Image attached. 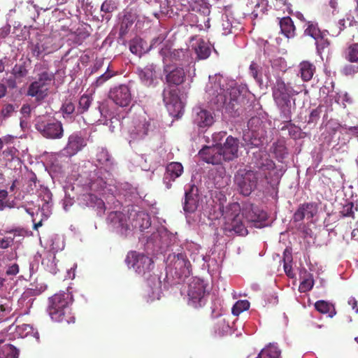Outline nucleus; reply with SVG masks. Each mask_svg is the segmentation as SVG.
Segmentation results:
<instances>
[{
    "label": "nucleus",
    "mask_w": 358,
    "mask_h": 358,
    "mask_svg": "<svg viewBox=\"0 0 358 358\" xmlns=\"http://www.w3.org/2000/svg\"><path fill=\"white\" fill-rule=\"evenodd\" d=\"M32 330V327L29 324H23L22 325L17 326V331L20 334H22V331H26L25 335L27 336L31 331Z\"/></svg>",
    "instance_id": "57"
},
{
    "label": "nucleus",
    "mask_w": 358,
    "mask_h": 358,
    "mask_svg": "<svg viewBox=\"0 0 358 358\" xmlns=\"http://www.w3.org/2000/svg\"><path fill=\"white\" fill-rule=\"evenodd\" d=\"M216 332L218 333L220 336H223L225 334H227L230 331V326L226 322L225 319L221 318L218 320L217 323V327H215Z\"/></svg>",
    "instance_id": "49"
},
{
    "label": "nucleus",
    "mask_w": 358,
    "mask_h": 358,
    "mask_svg": "<svg viewBox=\"0 0 358 358\" xmlns=\"http://www.w3.org/2000/svg\"><path fill=\"white\" fill-rule=\"evenodd\" d=\"M341 73L345 76H354L358 73V64L351 63L345 64L342 67Z\"/></svg>",
    "instance_id": "45"
},
{
    "label": "nucleus",
    "mask_w": 358,
    "mask_h": 358,
    "mask_svg": "<svg viewBox=\"0 0 358 358\" xmlns=\"http://www.w3.org/2000/svg\"><path fill=\"white\" fill-rule=\"evenodd\" d=\"M315 71V66L308 61H303L299 65V73L304 82L310 81L313 78Z\"/></svg>",
    "instance_id": "28"
},
{
    "label": "nucleus",
    "mask_w": 358,
    "mask_h": 358,
    "mask_svg": "<svg viewBox=\"0 0 358 358\" xmlns=\"http://www.w3.org/2000/svg\"><path fill=\"white\" fill-rule=\"evenodd\" d=\"M163 101L169 110L173 113H180L182 109V102L179 96V90L176 87L166 85L163 92Z\"/></svg>",
    "instance_id": "14"
},
{
    "label": "nucleus",
    "mask_w": 358,
    "mask_h": 358,
    "mask_svg": "<svg viewBox=\"0 0 358 358\" xmlns=\"http://www.w3.org/2000/svg\"><path fill=\"white\" fill-rule=\"evenodd\" d=\"M257 165L259 173L251 170H239L234 176V183L238 191L245 196H249L255 189L262 173L269 184L278 181L282 175L281 170L276 169L275 163L266 154L260 157Z\"/></svg>",
    "instance_id": "1"
},
{
    "label": "nucleus",
    "mask_w": 358,
    "mask_h": 358,
    "mask_svg": "<svg viewBox=\"0 0 358 358\" xmlns=\"http://www.w3.org/2000/svg\"><path fill=\"white\" fill-rule=\"evenodd\" d=\"M73 298L71 292H62L49 298L48 311L51 319L57 322L71 324L75 322L71 304Z\"/></svg>",
    "instance_id": "3"
},
{
    "label": "nucleus",
    "mask_w": 358,
    "mask_h": 358,
    "mask_svg": "<svg viewBox=\"0 0 358 358\" xmlns=\"http://www.w3.org/2000/svg\"><path fill=\"white\" fill-rule=\"evenodd\" d=\"M97 159L101 164L106 166H111L113 164V158L111 155L109 154L108 150L104 149H102L97 154Z\"/></svg>",
    "instance_id": "46"
},
{
    "label": "nucleus",
    "mask_w": 358,
    "mask_h": 358,
    "mask_svg": "<svg viewBox=\"0 0 358 358\" xmlns=\"http://www.w3.org/2000/svg\"><path fill=\"white\" fill-rule=\"evenodd\" d=\"M271 152L278 160H282L287 154V148L282 141L273 143L271 147Z\"/></svg>",
    "instance_id": "39"
},
{
    "label": "nucleus",
    "mask_w": 358,
    "mask_h": 358,
    "mask_svg": "<svg viewBox=\"0 0 358 358\" xmlns=\"http://www.w3.org/2000/svg\"><path fill=\"white\" fill-rule=\"evenodd\" d=\"M93 99L88 94H83L80 96L77 108L78 114H83L87 112L92 105Z\"/></svg>",
    "instance_id": "40"
},
{
    "label": "nucleus",
    "mask_w": 358,
    "mask_h": 358,
    "mask_svg": "<svg viewBox=\"0 0 358 358\" xmlns=\"http://www.w3.org/2000/svg\"><path fill=\"white\" fill-rule=\"evenodd\" d=\"M108 218L117 227H121L125 231L129 229L128 224L125 223V217L122 213L118 211L111 212L109 214Z\"/></svg>",
    "instance_id": "35"
},
{
    "label": "nucleus",
    "mask_w": 358,
    "mask_h": 358,
    "mask_svg": "<svg viewBox=\"0 0 358 358\" xmlns=\"http://www.w3.org/2000/svg\"><path fill=\"white\" fill-rule=\"evenodd\" d=\"M8 192L6 189H0V211L3 210L6 207H10L8 201H6Z\"/></svg>",
    "instance_id": "54"
},
{
    "label": "nucleus",
    "mask_w": 358,
    "mask_h": 358,
    "mask_svg": "<svg viewBox=\"0 0 358 358\" xmlns=\"http://www.w3.org/2000/svg\"><path fill=\"white\" fill-rule=\"evenodd\" d=\"M55 80V74L44 71L38 75V79L32 82L27 90V96L35 97L36 100L44 99L48 94L51 83Z\"/></svg>",
    "instance_id": "6"
},
{
    "label": "nucleus",
    "mask_w": 358,
    "mask_h": 358,
    "mask_svg": "<svg viewBox=\"0 0 358 358\" xmlns=\"http://www.w3.org/2000/svg\"><path fill=\"white\" fill-rule=\"evenodd\" d=\"M239 203L234 202L222 209V215L225 220L224 230L234 231L241 236L246 235L248 230L243 222Z\"/></svg>",
    "instance_id": "5"
},
{
    "label": "nucleus",
    "mask_w": 358,
    "mask_h": 358,
    "mask_svg": "<svg viewBox=\"0 0 358 358\" xmlns=\"http://www.w3.org/2000/svg\"><path fill=\"white\" fill-rule=\"evenodd\" d=\"M166 264L171 270L175 271L178 278H187L191 275V264L185 253L169 254Z\"/></svg>",
    "instance_id": "7"
},
{
    "label": "nucleus",
    "mask_w": 358,
    "mask_h": 358,
    "mask_svg": "<svg viewBox=\"0 0 358 358\" xmlns=\"http://www.w3.org/2000/svg\"><path fill=\"white\" fill-rule=\"evenodd\" d=\"M125 261L129 267L133 268L138 274L141 275L149 273L154 268L152 258L136 252H129Z\"/></svg>",
    "instance_id": "9"
},
{
    "label": "nucleus",
    "mask_w": 358,
    "mask_h": 358,
    "mask_svg": "<svg viewBox=\"0 0 358 358\" xmlns=\"http://www.w3.org/2000/svg\"><path fill=\"white\" fill-rule=\"evenodd\" d=\"M11 309L10 308L6 305V304H1L0 305V320H1L4 317L7 316Z\"/></svg>",
    "instance_id": "56"
},
{
    "label": "nucleus",
    "mask_w": 358,
    "mask_h": 358,
    "mask_svg": "<svg viewBox=\"0 0 358 358\" xmlns=\"http://www.w3.org/2000/svg\"><path fill=\"white\" fill-rule=\"evenodd\" d=\"M156 65L149 64L144 68H138L137 73L141 83L146 86H151L157 80Z\"/></svg>",
    "instance_id": "24"
},
{
    "label": "nucleus",
    "mask_w": 358,
    "mask_h": 358,
    "mask_svg": "<svg viewBox=\"0 0 358 358\" xmlns=\"http://www.w3.org/2000/svg\"><path fill=\"white\" fill-rule=\"evenodd\" d=\"M317 213V205L315 202L301 203L293 215V222H299L303 219H312Z\"/></svg>",
    "instance_id": "19"
},
{
    "label": "nucleus",
    "mask_w": 358,
    "mask_h": 358,
    "mask_svg": "<svg viewBox=\"0 0 358 358\" xmlns=\"http://www.w3.org/2000/svg\"><path fill=\"white\" fill-rule=\"evenodd\" d=\"M281 33L287 38H292L296 36V27L289 16L278 17Z\"/></svg>",
    "instance_id": "25"
},
{
    "label": "nucleus",
    "mask_w": 358,
    "mask_h": 358,
    "mask_svg": "<svg viewBox=\"0 0 358 358\" xmlns=\"http://www.w3.org/2000/svg\"><path fill=\"white\" fill-rule=\"evenodd\" d=\"M206 284L203 280L194 279L188 287V303L198 308L202 306L206 302Z\"/></svg>",
    "instance_id": "12"
},
{
    "label": "nucleus",
    "mask_w": 358,
    "mask_h": 358,
    "mask_svg": "<svg viewBox=\"0 0 358 358\" xmlns=\"http://www.w3.org/2000/svg\"><path fill=\"white\" fill-rule=\"evenodd\" d=\"M354 203L351 201L346 202L345 204L343 206L342 210L340 211V214L342 217H349L352 218H355V211H354Z\"/></svg>",
    "instance_id": "47"
},
{
    "label": "nucleus",
    "mask_w": 358,
    "mask_h": 358,
    "mask_svg": "<svg viewBox=\"0 0 358 358\" xmlns=\"http://www.w3.org/2000/svg\"><path fill=\"white\" fill-rule=\"evenodd\" d=\"M76 110L74 103L71 100H65V101L62 103L61 110L62 111L64 114V117H65V115L66 117L72 115Z\"/></svg>",
    "instance_id": "50"
},
{
    "label": "nucleus",
    "mask_w": 358,
    "mask_h": 358,
    "mask_svg": "<svg viewBox=\"0 0 358 358\" xmlns=\"http://www.w3.org/2000/svg\"><path fill=\"white\" fill-rule=\"evenodd\" d=\"M187 3V10L195 13H205L208 7L203 0H186ZM186 6V4H185Z\"/></svg>",
    "instance_id": "38"
},
{
    "label": "nucleus",
    "mask_w": 358,
    "mask_h": 358,
    "mask_svg": "<svg viewBox=\"0 0 358 358\" xmlns=\"http://www.w3.org/2000/svg\"><path fill=\"white\" fill-rule=\"evenodd\" d=\"M19 351L11 344H3L0 340V358H18Z\"/></svg>",
    "instance_id": "31"
},
{
    "label": "nucleus",
    "mask_w": 358,
    "mask_h": 358,
    "mask_svg": "<svg viewBox=\"0 0 358 358\" xmlns=\"http://www.w3.org/2000/svg\"><path fill=\"white\" fill-rule=\"evenodd\" d=\"M129 218L131 220L132 227L141 231L148 229L151 225L150 217L144 211L134 212V213L132 211Z\"/></svg>",
    "instance_id": "23"
},
{
    "label": "nucleus",
    "mask_w": 358,
    "mask_h": 358,
    "mask_svg": "<svg viewBox=\"0 0 358 358\" xmlns=\"http://www.w3.org/2000/svg\"><path fill=\"white\" fill-rule=\"evenodd\" d=\"M300 91L294 90L289 83L286 85L285 82L279 78L272 89V95L275 103L280 110L283 117L289 120L292 115L291 96L298 94Z\"/></svg>",
    "instance_id": "4"
},
{
    "label": "nucleus",
    "mask_w": 358,
    "mask_h": 358,
    "mask_svg": "<svg viewBox=\"0 0 358 358\" xmlns=\"http://www.w3.org/2000/svg\"><path fill=\"white\" fill-rule=\"evenodd\" d=\"M115 75V73L113 71H110L108 68L104 73L96 78V81L93 83V85L96 87H99Z\"/></svg>",
    "instance_id": "48"
},
{
    "label": "nucleus",
    "mask_w": 358,
    "mask_h": 358,
    "mask_svg": "<svg viewBox=\"0 0 358 358\" xmlns=\"http://www.w3.org/2000/svg\"><path fill=\"white\" fill-rule=\"evenodd\" d=\"M322 112V106L320 105L316 108L313 109L309 115L308 123H316L319 120Z\"/></svg>",
    "instance_id": "52"
},
{
    "label": "nucleus",
    "mask_w": 358,
    "mask_h": 358,
    "mask_svg": "<svg viewBox=\"0 0 358 358\" xmlns=\"http://www.w3.org/2000/svg\"><path fill=\"white\" fill-rule=\"evenodd\" d=\"M15 110L14 106L12 104H6L1 110V114L4 117H8L11 115Z\"/></svg>",
    "instance_id": "55"
},
{
    "label": "nucleus",
    "mask_w": 358,
    "mask_h": 358,
    "mask_svg": "<svg viewBox=\"0 0 358 358\" xmlns=\"http://www.w3.org/2000/svg\"><path fill=\"white\" fill-rule=\"evenodd\" d=\"M77 31V42H78L79 43H81L83 41L86 39L90 36V34L87 31H80L79 30H78Z\"/></svg>",
    "instance_id": "62"
},
{
    "label": "nucleus",
    "mask_w": 358,
    "mask_h": 358,
    "mask_svg": "<svg viewBox=\"0 0 358 358\" xmlns=\"http://www.w3.org/2000/svg\"><path fill=\"white\" fill-rule=\"evenodd\" d=\"M226 134L227 133L224 131H220L213 134V141L216 143L215 145H219L218 143L222 140Z\"/></svg>",
    "instance_id": "58"
},
{
    "label": "nucleus",
    "mask_w": 358,
    "mask_h": 358,
    "mask_svg": "<svg viewBox=\"0 0 358 358\" xmlns=\"http://www.w3.org/2000/svg\"><path fill=\"white\" fill-rule=\"evenodd\" d=\"M117 8V2L115 0H105L101 6L102 20L109 21L111 17V13Z\"/></svg>",
    "instance_id": "33"
},
{
    "label": "nucleus",
    "mask_w": 358,
    "mask_h": 358,
    "mask_svg": "<svg viewBox=\"0 0 358 358\" xmlns=\"http://www.w3.org/2000/svg\"><path fill=\"white\" fill-rule=\"evenodd\" d=\"M284 270H285V272L286 273V275L288 276V277H290V278H293L294 274L292 271V266L286 262H285L284 264Z\"/></svg>",
    "instance_id": "63"
},
{
    "label": "nucleus",
    "mask_w": 358,
    "mask_h": 358,
    "mask_svg": "<svg viewBox=\"0 0 358 358\" xmlns=\"http://www.w3.org/2000/svg\"><path fill=\"white\" fill-rule=\"evenodd\" d=\"M12 74L16 79H21L26 77L28 74L26 62L16 64L12 69Z\"/></svg>",
    "instance_id": "42"
},
{
    "label": "nucleus",
    "mask_w": 358,
    "mask_h": 358,
    "mask_svg": "<svg viewBox=\"0 0 358 358\" xmlns=\"http://www.w3.org/2000/svg\"><path fill=\"white\" fill-rule=\"evenodd\" d=\"M348 304L351 306L352 310L355 313H358L357 301L354 298H350L348 300Z\"/></svg>",
    "instance_id": "64"
},
{
    "label": "nucleus",
    "mask_w": 358,
    "mask_h": 358,
    "mask_svg": "<svg viewBox=\"0 0 358 358\" xmlns=\"http://www.w3.org/2000/svg\"><path fill=\"white\" fill-rule=\"evenodd\" d=\"M150 124L145 117H139L132 120L128 127V133L131 141L143 139L148 134Z\"/></svg>",
    "instance_id": "15"
},
{
    "label": "nucleus",
    "mask_w": 358,
    "mask_h": 358,
    "mask_svg": "<svg viewBox=\"0 0 358 358\" xmlns=\"http://www.w3.org/2000/svg\"><path fill=\"white\" fill-rule=\"evenodd\" d=\"M109 98L117 106L126 107L131 101V93L127 85H120L109 92Z\"/></svg>",
    "instance_id": "16"
},
{
    "label": "nucleus",
    "mask_w": 358,
    "mask_h": 358,
    "mask_svg": "<svg viewBox=\"0 0 358 358\" xmlns=\"http://www.w3.org/2000/svg\"><path fill=\"white\" fill-rule=\"evenodd\" d=\"M250 75L258 82L262 80L261 74H259V66L257 63L252 62L250 65Z\"/></svg>",
    "instance_id": "53"
},
{
    "label": "nucleus",
    "mask_w": 358,
    "mask_h": 358,
    "mask_svg": "<svg viewBox=\"0 0 358 358\" xmlns=\"http://www.w3.org/2000/svg\"><path fill=\"white\" fill-rule=\"evenodd\" d=\"M280 355L278 348L271 345L263 349L257 358H280Z\"/></svg>",
    "instance_id": "41"
},
{
    "label": "nucleus",
    "mask_w": 358,
    "mask_h": 358,
    "mask_svg": "<svg viewBox=\"0 0 358 358\" xmlns=\"http://www.w3.org/2000/svg\"><path fill=\"white\" fill-rule=\"evenodd\" d=\"M164 83L171 87H178L186 80V72L183 67L173 64H164Z\"/></svg>",
    "instance_id": "13"
},
{
    "label": "nucleus",
    "mask_w": 358,
    "mask_h": 358,
    "mask_svg": "<svg viewBox=\"0 0 358 358\" xmlns=\"http://www.w3.org/2000/svg\"><path fill=\"white\" fill-rule=\"evenodd\" d=\"M183 173V166L181 163L173 162L168 164L163 177V182L167 189L172 187V183Z\"/></svg>",
    "instance_id": "20"
},
{
    "label": "nucleus",
    "mask_w": 358,
    "mask_h": 358,
    "mask_svg": "<svg viewBox=\"0 0 358 358\" xmlns=\"http://www.w3.org/2000/svg\"><path fill=\"white\" fill-rule=\"evenodd\" d=\"M194 123L200 128L212 126L215 122L213 113L206 109H200L196 112L194 119Z\"/></svg>",
    "instance_id": "26"
},
{
    "label": "nucleus",
    "mask_w": 358,
    "mask_h": 358,
    "mask_svg": "<svg viewBox=\"0 0 358 358\" xmlns=\"http://www.w3.org/2000/svg\"><path fill=\"white\" fill-rule=\"evenodd\" d=\"M327 30H323L322 34H320L318 38H317L314 39L318 54H322L324 50L329 48L331 45L330 41L327 37Z\"/></svg>",
    "instance_id": "36"
},
{
    "label": "nucleus",
    "mask_w": 358,
    "mask_h": 358,
    "mask_svg": "<svg viewBox=\"0 0 358 358\" xmlns=\"http://www.w3.org/2000/svg\"><path fill=\"white\" fill-rule=\"evenodd\" d=\"M30 49L33 57H42L56 49L54 45V38L48 35L37 34L36 42L31 43Z\"/></svg>",
    "instance_id": "11"
},
{
    "label": "nucleus",
    "mask_w": 358,
    "mask_h": 358,
    "mask_svg": "<svg viewBox=\"0 0 358 358\" xmlns=\"http://www.w3.org/2000/svg\"><path fill=\"white\" fill-rule=\"evenodd\" d=\"M87 145V141L79 133H73L69 136L68 143L64 148L66 152L74 155Z\"/></svg>",
    "instance_id": "22"
},
{
    "label": "nucleus",
    "mask_w": 358,
    "mask_h": 358,
    "mask_svg": "<svg viewBox=\"0 0 358 358\" xmlns=\"http://www.w3.org/2000/svg\"><path fill=\"white\" fill-rule=\"evenodd\" d=\"M289 134L292 138H297L299 136V128L294 125H290L288 127Z\"/></svg>",
    "instance_id": "59"
},
{
    "label": "nucleus",
    "mask_w": 358,
    "mask_h": 358,
    "mask_svg": "<svg viewBox=\"0 0 358 358\" xmlns=\"http://www.w3.org/2000/svg\"><path fill=\"white\" fill-rule=\"evenodd\" d=\"M199 155L206 163L214 165L221 164L224 162L222 157V150L219 145L213 146H205L199 152Z\"/></svg>",
    "instance_id": "17"
},
{
    "label": "nucleus",
    "mask_w": 358,
    "mask_h": 358,
    "mask_svg": "<svg viewBox=\"0 0 358 358\" xmlns=\"http://www.w3.org/2000/svg\"><path fill=\"white\" fill-rule=\"evenodd\" d=\"M223 78L221 76L209 77V85L207 91L210 95L215 96L214 103L217 109L224 108L227 112L233 116H238L241 110V101L243 97L241 96L239 89L231 87L225 89L222 85Z\"/></svg>",
    "instance_id": "2"
},
{
    "label": "nucleus",
    "mask_w": 358,
    "mask_h": 358,
    "mask_svg": "<svg viewBox=\"0 0 358 358\" xmlns=\"http://www.w3.org/2000/svg\"><path fill=\"white\" fill-rule=\"evenodd\" d=\"M199 205L198 189L194 185H191L185 191L183 210L185 213H194Z\"/></svg>",
    "instance_id": "21"
},
{
    "label": "nucleus",
    "mask_w": 358,
    "mask_h": 358,
    "mask_svg": "<svg viewBox=\"0 0 358 358\" xmlns=\"http://www.w3.org/2000/svg\"><path fill=\"white\" fill-rule=\"evenodd\" d=\"M222 150L224 162L232 161L238 157L239 140L232 136H229L223 145H219Z\"/></svg>",
    "instance_id": "18"
},
{
    "label": "nucleus",
    "mask_w": 358,
    "mask_h": 358,
    "mask_svg": "<svg viewBox=\"0 0 358 358\" xmlns=\"http://www.w3.org/2000/svg\"><path fill=\"white\" fill-rule=\"evenodd\" d=\"M13 239L10 238H0V248L7 249L11 245Z\"/></svg>",
    "instance_id": "60"
},
{
    "label": "nucleus",
    "mask_w": 358,
    "mask_h": 358,
    "mask_svg": "<svg viewBox=\"0 0 358 358\" xmlns=\"http://www.w3.org/2000/svg\"><path fill=\"white\" fill-rule=\"evenodd\" d=\"M136 18L137 13L136 10L132 8H126L123 11V15L122 17L120 24L121 34H125L127 32L128 29L132 26Z\"/></svg>",
    "instance_id": "27"
},
{
    "label": "nucleus",
    "mask_w": 358,
    "mask_h": 358,
    "mask_svg": "<svg viewBox=\"0 0 358 358\" xmlns=\"http://www.w3.org/2000/svg\"><path fill=\"white\" fill-rule=\"evenodd\" d=\"M159 55L162 57L163 64H173L182 67L189 63L191 59L188 50H171L168 46L162 48Z\"/></svg>",
    "instance_id": "8"
},
{
    "label": "nucleus",
    "mask_w": 358,
    "mask_h": 358,
    "mask_svg": "<svg viewBox=\"0 0 358 358\" xmlns=\"http://www.w3.org/2000/svg\"><path fill=\"white\" fill-rule=\"evenodd\" d=\"M18 272H19V266L17 264H14L8 268V269L6 271V274L8 275H15L17 273H18Z\"/></svg>",
    "instance_id": "61"
},
{
    "label": "nucleus",
    "mask_w": 358,
    "mask_h": 358,
    "mask_svg": "<svg viewBox=\"0 0 358 358\" xmlns=\"http://www.w3.org/2000/svg\"><path fill=\"white\" fill-rule=\"evenodd\" d=\"M314 285V280L310 276L308 278L303 279L299 287V290L300 292H306L312 289Z\"/></svg>",
    "instance_id": "51"
},
{
    "label": "nucleus",
    "mask_w": 358,
    "mask_h": 358,
    "mask_svg": "<svg viewBox=\"0 0 358 358\" xmlns=\"http://www.w3.org/2000/svg\"><path fill=\"white\" fill-rule=\"evenodd\" d=\"M303 36L310 37L313 39L318 38L320 34H322L323 30L320 28L318 22L315 20L306 22L303 25Z\"/></svg>",
    "instance_id": "29"
},
{
    "label": "nucleus",
    "mask_w": 358,
    "mask_h": 358,
    "mask_svg": "<svg viewBox=\"0 0 358 358\" xmlns=\"http://www.w3.org/2000/svg\"><path fill=\"white\" fill-rule=\"evenodd\" d=\"M35 128L46 138H61L64 135L62 124L57 120H46L39 118L35 124Z\"/></svg>",
    "instance_id": "10"
},
{
    "label": "nucleus",
    "mask_w": 358,
    "mask_h": 358,
    "mask_svg": "<svg viewBox=\"0 0 358 358\" xmlns=\"http://www.w3.org/2000/svg\"><path fill=\"white\" fill-rule=\"evenodd\" d=\"M315 309L322 314H329V317H333L336 314L334 306L326 301L320 300L315 303Z\"/></svg>",
    "instance_id": "32"
},
{
    "label": "nucleus",
    "mask_w": 358,
    "mask_h": 358,
    "mask_svg": "<svg viewBox=\"0 0 358 358\" xmlns=\"http://www.w3.org/2000/svg\"><path fill=\"white\" fill-rule=\"evenodd\" d=\"M274 6L276 10L282 11L284 15L292 13V5L284 0H275Z\"/></svg>",
    "instance_id": "44"
},
{
    "label": "nucleus",
    "mask_w": 358,
    "mask_h": 358,
    "mask_svg": "<svg viewBox=\"0 0 358 358\" xmlns=\"http://www.w3.org/2000/svg\"><path fill=\"white\" fill-rule=\"evenodd\" d=\"M195 52L199 59H207L210 55V48L203 39H199L194 47Z\"/></svg>",
    "instance_id": "34"
},
{
    "label": "nucleus",
    "mask_w": 358,
    "mask_h": 358,
    "mask_svg": "<svg viewBox=\"0 0 358 358\" xmlns=\"http://www.w3.org/2000/svg\"><path fill=\"white\" fill-rule=\"evenodd\" d=\"M344 57L350 63L358 64V43L351 44L345 50Z\"/></svg>",
    "instance_id": "37"
},
{
    "label": "nucleus",
    "mask_w": 358,
    "mask_h": 358,
    "mask_svg": "<svg viewBox=\"0 0 358 358\" xmlns=\"http://www.w3.org/2000/svg\"><path fill=\"white\" fill-rule=\"evenodd\" d=\"M250 308V303L248 300H239L232 307V313L234 315H239L241 313L248 310Z\"/></svg>",
    "instance_id": "43"
},
{
    "label": "nucleus",
    "mask_w": 358,
    "mask_h": 358,
    "mask_svg": "<svg viewBox=\"0 0 358 358\" xmlns=\"http://www.w3.org/2000/svg\"><path fill=\"white\" fill-rule=\"evenodd\" d=\"M245 215L248 220L252 222L264 221L267 217L266 212L260 210L253 205H251L250 209L245 211Z\"/></svg>",
    "instance_id": "30"
}]
</instances>
